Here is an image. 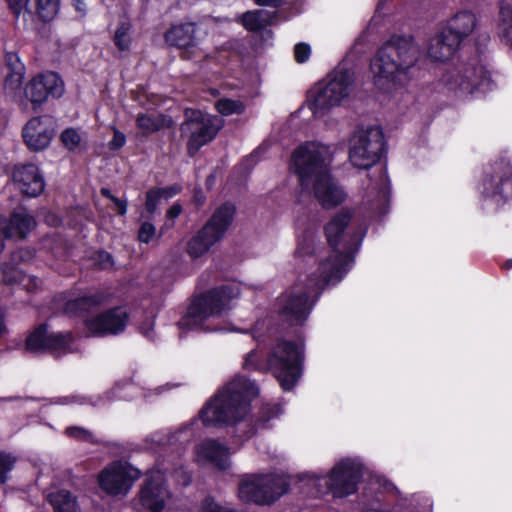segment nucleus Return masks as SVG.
I'll return each mask as SVG.
<instances>
[{
    "label": "nucleus",
    "instance_id": "obj_1",
    "mask_svg": "<svg viewBox=\"0 0 512 512\" xmlns=\"http://www.w3.org/2000/svg\"><path fill=\"white\" fill-rule=\"evenodd\" d=\"M351 218L350 210L341 209L326 224L324 231L332 254L320 262L318 274L310 276L305 287L296 285L277 298L275 309L282 322L303 325L314 305V301L309 302L312 292L318 296L326 286L341 281L352 266L363 234L352 231Z\"/></svg>",
    "mask_w": 512,
    "mask_h": 512
},
{
    "label": "nucleus",
    "instance_id": "obj_2",
    "mask_svg": "<svg viewBox=\"0 0 512 512\" xmlns=\"http://www.w3.org/2000/svg\"><path fill=\"white\" fill-rule=\"evenodd\" d=\"M259 393L257 385L243 376H237L220 390L199 412L205 426L235 427L241 439L252 437L259 429L266 428L270 419L281 413L278 405H263L256 420H245L250 401Z\"/></svg>",
    "mask_w": 512,
    "mask_h": 512
},
{
    "label": "nucleus",
    "instance_id": "obj_3",
    "mask_svg": "<svg viewBox=\"0 0 512 512\" xmlns=\"http://www.w3.org/2000/svg\"><path fill=\"white\" fill-rule=\"evenodd\" d=\"M331 153L328 146L306 143L293 153L292 159L302 187L309 188L324 209L340 205L346 193L329 170Z\"/></svg>",
    "mask_w": 512,
    "mask_h": 512
},
{
    "label": "nucleus",
    "instance_id": "obj_4",
    "mask_svg": "<svg viewBox=\"0 0 512 512\" xmlns=\"http://www.w3.org/2000/svg\"><path fill=\"white\" fill-rule=\"evenodd\" d=\"M415 65L412 40L393 36L382 45L371 61L374 84L384 92L405 85L413 78Z\"/></svg>",
    "mask_w": 512,
    "mask_h": 512
},
{
    "label": "nucleus",
    "instance_id": "obj_5",
    "mask_svg": "<svg viewBox=\"0 0 512 512\" xmlns=\"http://www.w3.org/2000/svg\"><path fill=\"white\" fill-rule=\"evenodd\" d=\"M439 83L444 93L458 100L479 97L494 87L479 52L468 55L461 51L456 60L444 68Z\"/></svg>",
    "mask_w": 512,
    "mask_h": 512
},
{
    "label": "nucleus",
    "instance_id": "obj_6",
    "mask_svg": "<svg viewBox=\"0 0 512 512\" xmlns=\"http://www.w3.org/2000/svg\"><path fill=\"white\" fill-rule=\"evenodd\" d=\"M240 295L237 283H228L196 297L189 306L187 313L178 322L180 329L201 327L204 322L215 316H220L229 310L230 302Z\"/></svg>",
    "mask_w": 512,
    "mask_h": 512
},
{
    "label": "nucleus",
    "instance_id": "obj_7",
    "mask_svg": "<svg viewBox=\"0 0 512 512\" xmlns=\"http://www.w3.org/2000/svg\"><path fill=\"white\" fill-rule=\"evenodd\" d=\"M303 362V344L278 339L266 356L265 369L274 375L284 390L289 391L301 377Z\"/></svg>",
    "mask_w": 512,
    "mask_h": 512
},
{
    "label": "nucleus",
    "instance_id": "obj_8",
    "mask_svg": "<svg viewBox=\"0 0 512 512\" xmlns=\"http://www.w3.org/2000/svg\"><path fill=\"white\" fill-rule=\"evenodd\" d=\"M353 82L352 72L343 67L335 68L310 90L309 105L313 113L323 115L340 105L350 95Z\"/></svg>",
    "mask_w": 512,
    "mask_h": 512
},
{
    "label": "nucleus",
    "instance_id": "obj_9",
    "mask_svg": "<svg viewBox=\"0 0 512 512\" xmlns=\"http://www.w3.org/2000/svg\"><path fill=\"white\" fill-rule=\"evenodd\" d=\"M236 207L230 202L220 205L206 224L188 241L186 251L192 258L206 254L221 241L233 223Z\"/></svg>",
    "mask_w": 512,
    "mask_h": 512
},
{
    "label": "nucleus",
    "instance_id": "obj_10",
    "mask_svg": "<svg viewBox=\"0 0 512 512\" xmlns=\"http://www.w3.org/2000/svg\"><path fill=\"white\" fill-rule=\"evenodd\" d=\"M286 477L278 475H245L239 482L238 494L242 501L270 505L288 491Z\"/></svg>",
    "mask_w": 512,
    "mask_h": 512
},
{
    "label": "nucleus",
    "instance_id": "obj_11",
    "mask_svg": "<svg viewBox=\"0 0 512 512\" xmlns=\"http://www.w3.org/2000/svg\"><path fill=\"white\" fill-rule=\"evenodd\" d=\"M384 152V135L379 127L358 129L350 138L349 159L357 168L369 169L380 161Z\"/></svg>",
    "mask_w": 512,
    "mask_h": 512
},
{
    "label": "nucleus",
    "instance_id": "obj_12",
    "mask_svg": "<svg viewBox=\"0 0 512 512\" xmlns=\"http://www.w3.org/2000/svg\"><path fill=\"white\" fill-rule=\"evenodd\" d=\"M185 121L180 131L188 136L187 152L194 156L201 147L211 142L224 126V119L216 115H204L201 111H185Z\"/></svg>",
    "mask_w": 512,
    "mask_h": 512
},
{
    "label": "nucleus",
    "instance_id": "obj_13",
    "mask_svg": "<svg viewBox=\"0 0 512 512\" xmlns=\"http://www.w3.org/2000/svg\"><path fill=\"white\" fill-rule=\"evenodd\" d=\"M477 190L497 204L512 198V158L502 157L486 167Z\"/></svg>",
    "mask_w": 512,
    "mask_h": 512
},
{
    "label": "nucleus",
    "instance_id": "obj_14",
    "mask_svg": "<svg viewBox=\"0 0 512 512\" xmlns=\"http://www.w3.org/2000/svg\"><path fill=\"white\" fill-rule=\"evenodd\" d=\"M363 477L362 465L354 459H343L331 470L329 489L336 497H345L357 490V485Z\"/></svg>",
    "mask_w": 512,
    "mask_h": 512
},
{
    "label": "nucleus",
    "instance_id": "obj_15",
    "mask_svg": "<svg viewBox=\"0 0 512 512\" xmlns=\"http://www.w3.org/2000/svg\"><path fill=\"white\" fill-rule=\"evenodd\" d=\"M198 25L195 22H184L171 25L164 33V41L179 50V56L191 60L200 56Z\"/></svg>",
    "mask_w": 512,
    "mask_h": 512
},
{
    "label": "nucleus",
    "instance_id": "obj_16",
    "mask_svg": "<svg viewBox=\"0 0 512 512\" xmlns=\"http://www.w3.org/2000/svg\"><path fill=\"white\" fill-rule=\"evenodd\" d=\"M74 336L71 332H49L46 324L36 328L26 340V348L31 352L50 351L57 354L70 353Z\"/></svg>",
    "mask_w": 512,
    "mask_h": 512
},
{
    "label": "nucleus",
    "instance_id": "obj_17",
    "mask_svg": "<svg viewBox=\"0 0 512 512\" xmlns=\"http://www.w3.org/2000/svg\"><path fill=\"white\" fill-rule=\"evenodd\" d=\"M139 477L136 470L120 462H114L101 471L98 476L100 488L112 496L125 495L134 480Z\"/></svg>",
    "mask_w": 512,
    "mask_h": 512
},
{
    "label": "nucleus",
    "instance_id": "obj_18",
    "mask_svg": "<svg viewBox=\"0 0 512 512\" xmlns=\"http://www.w3.org/2000/svg\"><path fill=\"white\" fill-rule=\"evenodd\" d=\"M55 127V119L49 115L30 119L22 130L25 144L32 151L44 150L55 135Z\"/></svg>",
    "mask_w": 512,
    "mask_h": 512
},
{
    "label": "nucleus",
    "instance_id": "obj_19",
    "mask_svg": "<svg viewBox=\"0 0 512 512\" xmlns=\"http://www.w3.org/2000/svg\"><path fill=\"white\" fill-rule=\"evenodd\" d=\"M64 92V84L57 73H42L32 78L25 87V95L33 105L44 103L49 96L59 98Z\"/></svg>",
    "mask_w": 512,
    "mask_h": 512
},
{
    "label": "nucleus",
    "instance_id": "obj_20",
    "mask_svg": "<svg viewBox=\"0 0 512 512\" xmlns=\"http://www.w3.org/2000/svg\"><path fill=\"white\" fill-rule=\"evenodd\" d=\"M169 497L163 474L159 471L150 473L140 490L142 506L150 512H162Z\"/></svg>",
    "mask_w": 512,
    "mask_h": 512
},
{
    "label": "nucleus",
    "instance_id": "obj_21",
    "mask_svg": "<svg viewBox=\"0 0 512 512\" xmlns=\"http://www.w3.org/2000/svg\"><path fill=\"white\" fill-rule=\"evenodd\" d=\"M128 321V313L121 307L109 309L87 320L86 326L95 336L115 335L124 331Z\"/></svg>",
    "mask_w": 512,
    "mask_h": 512
},
{
    "label": "nucleus",
    "instance_id": "obj_22",
    "mask_svg": "<svg viewBox=\"0 0 512 512\" xmlns=\"http://www.w3.org/2000/svg\"><path fill=\"white\" fill-rule=\"evenodd\" d=\"M12 179L21 193L28 197L39 196L45 188L43 176L34 164L16 165L13 169Z\"/></svg>",
    "mask_w": 512,
    "mask_h": 512
},
{
    "label": "nucleus",
    "instance_id": "obj_23",
    "mask_svg": "<svg viewBox=\"0 0 512 512\" xmlns=\"http://www.w3.org/2000/svg\"><path fill=\"white\" fill-rule=\"evenodd\" d=\"M37 222L25 208H16L10 214L9 220L1 228V236L5 239L25 240L35 229Z\"/></svg>",
    "mask_w": 512,
    "mask_h": 512
},
{
    "label": "nucleus",
    "instance_id": "obj_24",
    "mask_svg": "<svg viewBox=\"0 0 512 512\" xmlns=\"http://www.w3.org/2000/svg\"><path fill=\"white\" fill-rule=\"evenodd\" d=\"M476 26V15L471 11L462 10L443 22L440 28L461 44L472 34Z\"/></svg>",
    "mask_w": 512,
    "mask_h": 512
},
{
    "label": "nucleus",
    "instance_id": "obj_25",
    "mask_svg": "<svg viewBox=\"0 0 512 512\" xmlns=\"http://www.w3.org/2000/svg\"><path fill=\"white\" fill-rule=\"evenodd\" d=\"M460 45L457 40L440 28L439 32L430 39L428 55L435 61L445 62L452 59L458 51L459 53L464 51Z\"/></svg>",
    "mask_w": 512,
    "mask_h": 512
},
{
    "label": "nucleus",
    "instance_id": "obj_26",
    "mask_svg": "<svg viewBox=\"0 0 512 512\" xmlns=\"http://www.w3.org/2000/svg\"><path fill=\"white\" fill-rule=\"evenodd\" d=\"M197 455L201 461L208 462L220 470L229 467L228 448L216 440H205L197 447Z\"/></svg>",
    "mask_w": 512,
    "mask_h": 512
},
{
    "label": "nucleus",
    "instance_id": "obj_27",
    "mask_svg": "<svg viewBox=\"0 0 512 512\" xmlns=\"http://www.w3.org/2000/svg\"><path fill=\"white\" fill-rule=\"evenodd\" d=\"M104 299V295L100 293L71 299L65 303L63 312L70 317H84L97 310L103 304Z\"/></svg>",
    "mask_w": 512,
    "mask_h": 512
},
{
    "label": "nucleus",
    "instance_id": "obj_28",
    "mask_svg": "<svg viewBox=\"0 0 512 512\" xmlns=\"http://www.w3.org/2000/svg\"><path fill=\"white\" fill-rule=\"evenodd\" d=\"M497 33L503 43L512 48V0H499Z\"/></svg>",
    "mask_w": 512,
    "mask_h": 512
},
{
    "label": "nucleus",
    "instance_id": "obj_29",
    "mask_svg": "<svg viewBox=\"0 0 512 512\" xmlns=\"http://www.w3.org/2000/svg\"><path fill=\"white\" fill-rule=\"evenodd\" d=\"M47 501L53 507V512H80L76 497L68 490L50 492Z\"/></svg>",
    "mask_w": 512,
    "mask_h": 512
},
{
    "label": "nucleus",
    "instance_id": "obj_30",
    "mask_svg": "<svg viewBox=\"0 0 512 512\" xmlns=\"http://www.w3.org/2000/svg\"><path fill=\"white\" fill-rule=\"evenodd\" d=\"M241 22L248 31L258 32L272 24V16L265 10L247 11L241 16Z\"/></svg>",
    "mask_w": 512,
    "mask_h": 512
},
{
    "label": "nucleus",
    "instance_id": "obj_31",
    "mask_svg": "<svg viewBox=\"0 0 512 512\" xmlns=\"http://www.w3.org/2000/svg\"><path fill=\"white\" fill-rule=\"evenodd\" d=\"M136 125L142 130L143 134L149 135L160 131L164 127H169V123H166V117L157 114H145L139 113L136 117Z\"/></svg>",
    "mask_w": 512,
    "mask_h": 512
},
{
    "label": "nucleus",
    "instance_id": "obj_32",
    "mask_svg": "<svg viewBox=\"0 0 512 512\" xmlns=\"http://www.w3.org/2000/svg\"><path fill=\"white\" fill-rule=\"evenodd\" d=\"M31 2L36 5V13L44 21H51L58 13L59 0H27L26 6Z\"/></svg>",
    "mask_w": 512,
    "mask_h": 512
},
{
    "label": "nucleus",
    "instance_id": "obj_33",
    "mask_svg": "<svg viewBox=\"0 0 512 512\" xmlns=\"http://www.w3.org/2000/svg\"><path fill=\"white\" fill-rule=\"evenodd\" d=\"M23 279V272L11 260L0 264V283L13 285L21 282Z\"/></svg>",
    "mask_w": 512,
    "mask_h": 512
},
{
    "label": "nucleus",
    "instance_id": "obj_34",
    "mask_svg": "<svg viewBox=\"0 0 512 512\" xmlns=\"http://www.w3.org/2000/svg\"><path fill=\"white\" fill-rule=\"evenodd\" d=\"M217 111L223 116L232 114H242L245 111V104L240 100H233L229 98L219 99L215 103Z\"/></svg>",
    "mask_w": 512,
    "mask_h": 512
},
{
    "label": "nucleus",
    "instance_id": "obj_35",
    "mask_svg": "<svg viewBox=\"0 0 512 512\" xmlns=\"http://www.w3.org/2000/svg\"><path fill=\"white\" fill-rule=\"evenodd\" d=\"M130 43V24L123 22L115 31L114 44L119 50L126 51L129 49Z\"/></svg>",
    "mask_w": 512,
    "mask_h": 512
},
{
    "label": "nucleus",
    "instance_id": "obj_36",
    "mask_svg": "<svg viewBox=\"0 0 512 512\" xmlns=\"http://www.w3.org/2000/svg\"><path fill=\"white\" fill-rule=\"evenodd\" d=\"M314 252V236L312 233L303 234L299 241L295 254L298 256L310 255Z\"/></svg>",
    "mask_w": 512,
    "mask_h": 512
},
{
    "label": "nucleus",
    "instance_id": "obj_37",
    "mask_svg": "<svg viewBox=\"0 0 512 512\" xmlns=\"http://www.w3.org/2000/svg\"><path fill=\"white\" fill-rule=\"evenodd\" d=\"M16 458L9 453L0 452V484L7 481V474L13 469Z\"/></svg>",
    "mask_w": 512,
    "mask_h": 512
},
{
    "label": "nucleus",
    "instance_id": "obj_38",
    "mask_svg": "<svg viewBox=\"0 0 512 512\" xmlns=\"http://www.w3.org/2000/svg\"><path fill=\"white\" fill-rule=\"evenodd\" d=\"M60 140L67 149L74 150L79 146L81 137L75 129L68 128L61 133Z\"/></svg>",
    "mask_w": 512,
    "mask_h": 512
},
{
    "label": "nucleus",
    "instance_id": "obj_39",
    "mask_svg": "<svg viewBox=\"0 0 512 512\" xmlns=\"http://www.w3.org/2000/svg\"><path fill=\"white\" fill-rule=\"evenodd\" d=\"M35 257V250L32 248H19L16 251L12 252L10 255V260L12 263L16 265L22 263H28L32 261Z\"/></svg>",
    "mask_w": 512,
    "mask_h": 512
},
{
    "label": "nucleus",
    "instance_id": "obj_40",
    "mask_svg": "<svg viewBox=\"0 0 512 512\" xmlns=\"http://www.w3.org/2000/svg\"><path fill=\"white\" fill-rule=\"evenodd\" d=\"M23 73L9 72L5 78L4 88L6 91L14 92L20 88L23 80Z\"/></svg>",
    "mask_w": 512,
    "mask_h": 512
},
{
    "label": "nucleus",
    "instance_id": "obj_41",
    "mask_svg": "<svg viewBox=\"0 0 512 512\" xmlns=\"http://www.w3.org/2000/svg\"><path fill=\"white\" fill-rule=\"evenodd\" d=\"M66 434L70 437H73V438H76L79 440H84L87 442L94 441L92 432H90L89 430H86L82 427H76V426L68 427L66 429Z\"/></svg>",
    "mask_w": 512,
    "mask_h": 512
},
{
    "label": "nucleus",
    "instance_id": "obj_42",
    "mask_svg": "<svg viewBox=\"0 0 512 512\" xmlns=\"http://www.w3.org/2000/svg\"><path fill=\"white\" fill-rule=\"evenodd\" d=\"M160 199L161 197L159 196V192L155 190V188L147 191L145 210L148 214H153L156 211Z\"/></svg>",
    "mask_w": 512,
    "mask_h": 512
},
{
    "label": "nucleus",
    "instance_id": "obj_43",
    "mask_svg": "<svg viewBox=\"0 0 512 512\" xmlns=\"http://www.w3.org/2000/svg\"><path fill=\"white\" fill-rule=\"evenodd\" d=\"M202 512H236L228 506H222L212 498H206L203 502Z\"/></svg>",
    "mask_w": 512,
    "mask_h": 512
},
{
    "label": "nucleus",
    "instance_id": "obj_44",
    "mask_svg": "<svg viewBox=\"0 0 512 512\" xmlns=\"http://www.w3.org/2000/svg\"><path fill=\"white\" fill-rule=\"evenodd\" d=\"M155 235V227L148 221L141 224L138 231V239L143 243H148Z\"/></svg>",
    "mask_w": 512,
    "mask_h": 512
},
{
    "label": "nucleus",
    "instance_id": "obj_45",
    "mask_svg": "<svg viewBox=\"0 0 512 512\" xmlns=\"http://www.w3.org/2000/svg\"><path fill=\"white\" fill-rule=\"evenodd\" d=\"M311 50L310 46L306 43H298L294 48L295 59L298 63H304L309 59Z\"/></svg>",
    "mask_w": 512,
    "mask_h": 512
},
{
    "label": "nucleus",
    "instance_id": "obj_46",
    "mask_svg": "<svg viewBox=\"0 0 512 512\" xmlns=\"http://www.w3.org/2000/svg\"><path fill=\"white\" fill-rule=\"evenodd\" d=\"M244 367L254 370L262 369V365L260 363V355L256 350H252L247 354L244 361Z\"/></svg>",
    "mask_w": 512,
    "mask_h": 512
},
{
    "label": "nucleus",
    "instance_id": "obj_47",
    "mask_svg": "<svg viewBox=\"0 0 512 512\" xmlns=\"http://www.w3.org/2000/svg\"><path fill=\"white\" fill-rule=\"evenodd\" d=\"M6 64L10 72L23 73L24 71V67L15 53L9 52L6 54Z\"/></svg>",
    "mask_w": 512,
    "mask_h": 512
},
{
    "label": "nucleus",
    "instance_id": "obj_48",
    "mask_svg": "<svg viewBox=\"0 0 512 512\" xmlns=\"http://www.w3.org/2000/svg\"><path fill=\"white\" fill-rule=\"evenodd\" d=\"M125 135L119 131H114L112 140L109 142V148L111 150H118L125 144Z\"/></svg>",
    "mask_w": 512,
    "mask_h": 512
},
{
    "label": "nucleus",
    "instance_id": "obj_49",
    "mask_svg": "<svg viewBox=\"0 0 512 512\" xmlns=\"http://www.w3.org/2000/svg\"><path fill=\"white\" fill-rule=\"evenodd\" d=\"M159 192L161 198H170L179 192V188L176 186H170L165 188H155Z\"/></svg>",
    "mask_w": 512,
    "mask_h": 512
},
{
    "label": "nucleus",
    "instance_id": "obj_50",
    "mask_svg": "<svg viewBox=\"0 0 512 512\" xmlns=\"http://www.w3.org/2000/svg\"><path fill=\"white\" fill-rule=\"evenodd\" d=\"M98 260L100 262V267L102 269H106L112 266V257L107 252H100L98 254Z\"/></svg>",
    "mask_w": 512,
    "mask_h": 512
},
{
    "label": "nucleus",
    "instance_id": "obj_51",
    "mask_svg": "<svg viewBox=\"0 0 512 512\" xmlns=\"http://www.w3.org/2000/svg\"><path fill=\"white\" fill-rule=\"evenodd\" d=\"M6 2L15 16L18 17L23 7V0H6Z\"/></svg>",
    "mask_w": 512,
    "mask_h": 512
},
{
    "label": "nucleus",
    "instance_id": "obj_52",
    "mask_svg": "<svg viewBox=\"0 0 512 512\" xmlns=\"http://www.w3.org/2000/svg\"><path fill=\"white\" fill-rule=\"evenodd\" d=\"M112 202L114 203L117 213L119 215H124L126 213V210H127L126 200H122V199H119L116 197V198H113Z\"/></svg>",
    "mask_w": 512,
    "mask_h": 512
},
{
    "label": "nucleus",
    "instance_id": "obj_53",
    "mask_svg": "<svg viewBox=\"0 0 512 512\" xmlns=\"http://www.w3.org/2000/svg\"><path fill=\"white\" fill-rule=\"evenodd\" d=\"M255 3L260 6H269L273 8H278L282 6L283 0H255Z\"/></svg>",
    "mask_w": 512,
    "mask_h": 512
},
{
    "label": "nucleus",
    "instance_id": "obj_54",
    "mask_svg": "<svg viewBox=\"0 0 512 512\" xmlns=\"http://www.w3.org/2000/svg\"><path fill=\"white\" fill-rule=\"evenodd\" d=\"M387 202H388V198H387V193L386 192H382L381 193V197H380V205L377 207V208H374L375 210H378L377 212L379 214H385L387 212Z\"/></svg>",
    "mask_w": 512,
    "mask_h": 512
},
{
    "label": "nucleus",
    "instance_id": "obj_55",
    "mask_svg": "<svg viewBox=\"0 0 512 512\" xmlns=\"http://www.w3.org/2000/svg\"><path fill=\"white\" fill-rule=\"evenodd\" d=\"M75 9L83 16L86 13V5L83 0H72Z\"/></svg>",
    "mask_w": 512,
    "mask_h": 512
},
{
    "label": "nucleus",
    "instance_id": "obj_56",
    "mask_svg": "<svg viewBox=\"0 0 512 512\" xmlns=\"http://www.w3.org/2000/svg\"><path fill=\"white\" fill-rule=\"evenodd\" d=\"M181 206L180 205H173L169 210H168V216L170 218H176L179 216V214L181 213Z\"/></svg>",
    "mask_w": 512,
    "mask_h": 512
},
{
    "label": "nucleus",
    "instance_id": "obj_57",
    "mask_svg": "<svg viewBox=\"0 0 512 512\" xmlns=\"http://www.w3.org/2000/svg\"><path fill=\"white\" fill-rule=\"evenodd\" d=\"M4 317H5L4 311L0 309V337L3 336L7 331L5 322H4Z\"/></svg>",
    "mask_w": 512,
    "mask_h": 512
},
{
    "label": "nucleus",
    "instance_id": "obj_58",
    "mask_svg": "<svg viewBox=\"0 0 512 512\" xmlns=\"http://www.w3.org/2000/svg\"><path fill=\"white\" fill-rule=\"evenodd\" d=\"M423 512H432V501L429 498L422 499Z\"/></svg>",
    "mask_w": 512,
    "mask_h": 512
},
{
    "label": "nucleus",
    "instance_id": "obj_59",
    "mask_svg": "<svg viewBox=\"0 0 512 512\" xmlns=\"http://www.w3.org/2000/svg\"><path fill=\"white\" fill-rule=\"evenodd\" d=\"M101 194H102L104 197H106V198L110 199L111 201H113V198H116L115 196H113V195L111 194L110 190H109V189H107V188H102V189H101Z\"/></svg>",
    "mask_w": 512,
    "mask_h": 512
},
{
    "label": "nucleus",
    "instance_id": "obj_60",
    "mask_svg": "<svg viewBox=\"0 0 512 512\" xmlns=\"http://www.w3.org/2000/svg\"><path fill=\"white\" fill-rule=\"evenodd\" d=\"M4 237L3 239H0V253H2L5 250V243H4Z\"/></svg>",
    "mask_w": 512,
    "mask_h": 512
},
{
    "label": "nucleus",
    "instance_id": "obj_61",
    "mask_svg": "<svg viewBox=\"0 0 512 512\" xmlns=\"http://www.w3.org/2000/svg\"><path fill=\"white\" fill-rule=\"evenodd\" d=\"M305 477H307L309 480H313V481H314V480H319V477H316V476H314V475H308V474H307V475H305Z\"/></svg>",
    "mask_w": 512,
    "mask_h": 512
},
{
    "label": "nucleus",
    "instance_id": "obj_62",
    "mask_svg": "<svg viewBox=\"0 0 512 512\" xmlns=\"http://www.w3.org/2000/svg\"><path fill=\"white\" fill-rule=\"evenodd\" d=\"M505 268H506V269H510V268H512V260H508V261L505 263Z\"/></svg>",
    "mask_w": 512,
    "mask_h": 512
},
{
    "label": "nucleus",
    "instance_id": "obj_63",
    "mask_svg": "<svg viewBox=\"0 0 512 512\" xmlns=\"http://www.w3.org/2000/svg\"><path fill=\"white\" fill-rule=\"evenodd\" d=\"M30 281L31 282H35V279L34 278H30ZM34 286H36V283H34Z\"/></svg>",
    "mask_w": 512,
    "mask_h": 512
},
{
    "label": "nucleus",
    "instance_id": "obj_64",
    "mask_svg": "<svg viewBox=\"0 0 512 512\" xmlns=\"http://www.w3.org/2000/svg\"><path fill=\"white\" fill-rule=\"evenodd\" d=\"M384 2V0H380L379 5H381Z\"/></svg>",
    "mask_w": 512,
    "mask_h": 512
}]
</instances>
